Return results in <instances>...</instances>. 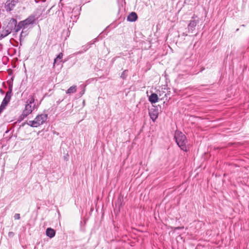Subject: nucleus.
<instances>
[{
    "label": "nucleus",
    "mask_w": 249,
    "mask_h": 249,
    "mask_svg": "<svg viewBox=\"0 0 249 249\" xmlns=\"http://www.w3.org/2000/svg\"><path fill=\"white\" fill-rule=\"evenodd\" d=\"M35 102V97L34 95H30L26 101L25 108L22 114L19 117V120H23L25 117L30 114L36 107Z\"/></svg>",
    "instance_id": "f257e3e1"
},
{
    "label": "nucleus",
    "mask_w": 249,
    "mask_h": 249,
    "mask_svg": "<svg viewBox=\"0 0 249 249\" xmlns=\"http://www.w3.org/2000/svg\"><path fill=\"white\" fill-rule=\"evenodd\" d=\"M174 138L178 147L182 150L187 152L188 148L187 145V140L185 135L180 131H176L175 133Z\"/></svg>",
    "instance_id": "f03ea898"
},
{
    "label": "nucleus",
    "mask_w": 249,
    "mask_h": 249,
    "mask_svg": "<svg viewBox=\"0 0 249 249\" xmlns=\"http://www.w3.org/2000/svg\"><path fill=\"white\" fill-rule=\"evenodd\" d=\"M48 118L47 114H40L38 115L33 121H29L27 124L33 127H37L44 123Z\"/></svg>",
    "instance_id": "7ed1b4c3"
},
{
    "label": "nucleus",
    "mask_w": 249,
    "mask_h": 249,
    "mask_svg": "<svg viewBox=\"0 0 249 249\" xmlns=\"http://www.w3.org/2000/svg\"><path fill=\"white\" fill-rule=\"evenodd\" d=\"M34 17H29L26 19L18 23L17 30H20L22 27H24V29H29L30 25L34 23Z\"/></svg>",
    "instance_id": "20e7f679"
},
{
    "label": "nucleus",
    "mask_w": 249,
    "mask_h": 249,
    "mask_svg": "<svg viewBox=\"0 0 249 249\" xmlns=\"http://www.w3.org/2000/svg\"><path fill=\"white\" fill-rule=\"evenodd\" d=\"M18 24V23H17V19L12 18L9 20L7 25L5 26L4 28L9 33H11L12 32H13L14 35L15 34H17L19 31L17 30Z\"/></svg>",
    "instance_id": "39448f33"
},
{
    "label": "nucleus",
    "mask_w": 249,
    "mask_h": 249,
    "mask_svg": "<svg viewBox=\"0 0 249 249\" xmlns=\"http://www.w3.org/2000/svg\"><path fill=\"white\" fill-rule=\"evenodd\" d=\"M197 17L194 15L192 17V19L189 23L188 25V33H193V31L195 30L196 25L199 23L198 19H195V18Z\"/></svg>",
    "instance_id": "423d86ee"
},
{
    "label": "nucleus",
    "mask_w": 249,
    "mask_h": 249,
    "mask_svg": "<svg viewBox=\"0 0 249 249\" xmlns=\"http://www.w3.org/2000/svg\"><path fill=\"white\" fill-rule=\"evenodd\" d=\"M18 0H7L6 2L5 8L7 11H11L14 8Z\"/></svg>",
    "instance_id": "0eeeda50"
},
{
    "label": "nucleus",
    "mask_w": 249,
    "mask_h": 249,
    "mask_svg": "<svg viewBox=\"0 0 249 249\" xmlns=\"http://www.w3.org/2000/svg\"><path fill=\"white\" fill-rule=\"evenodd\" d=\"M158 114V109L156 108H152L149 110V116L153 122L157 119Z\"/></svg>",
    "instance_id": "6e6552de"
},
{
    "label": "nucleus",
    "mask_w": 249,
    "mask_h": 249,
    "mask_svg": "<svg viewBox=\"0 0 249 249\" xmlns=\"http://www.w3.org/2000/svg\"><path fill=\"white\" fill-rule=\"evenodd\" d=\"M138 19V16L137 14L132 12L130 13L127 17V20L130 22H134L137 20Z\"/></svg>",
    "instance_id": "1a4fd4ad"
},
{
    "label": "nucleus",
    "mask_w": 249,
    "mask_h": 249,
    "mask_svg": "<svg viewBox=\"0 0 249 249\" xmlns=\"http://www.w3.org/2000/svg\"><path fill=\"white\" fill-rule=\"evenodd\" d=\"M21 29L22 31L19 36V41L22 42L24 38L28 35V30L29 29H24V27H22Z\"/></svg>",
    "instance_id": "9d476101"
},
{
    "label": "nucleus",
    "mask_w": 249,
    "mask_h": 249,
    "mask_svg": "<svg viewBox=\"0 0 249 249\" xmlns=\"http://www.w3.org/2000/svg\"><path fill=\"white\" fill-rule=\"evenodd\" d=\"M11 96L5 94L4 98H3L0 106H3V107L5 108L8 103L10 102L11 98Z\"/></svg>",
    "instance_id": "9b49d317"
},
{
    "label": "nucleus",
    "mask_w": 249,
    "mask_h": 249,
    "mask_svg": "<svg viewBox=\"0 0 249 249\" xmlns=\"http://www.w3.org/2000/svg\"><path fill=\"white\" fill-rule=\"evenodd\" d=\"M158 96L156 93H153L149 97V101L152 104H154L158 101Z\"/></svg>",
    "instance_id": "f8f14e48"
},
{
    "label": "nucleus",
    "mask_w": 249,
    "mask_h": 249,
    "mask_svg": "<svg viewBox=\"0 0 249 249\" xmlns=\"http://www.w3.org/2000/svg\"><path fill=\"white\" fill-rule=\"evenodd\" d=\"M46 235L50 238H53L55 236V231L51 228H48L46 231Z\"/></svg>",
    "instance_id": "ddd939ff"
},
{
    "label": "nucleus",
    "mask_w": 249,
    "mask_h": 249,
    "mask_svg": "<svg viewBox=\"0 0 249 249\" xmlns=\"http://www.w3.org/2000/svg\"><path fill=\"white\" fill-rule=\"evenodd\" d=\"M10 34L7 30L4 28V26L3 27L1 30L0 31V39H2L4 37L7 36Z\"/></svg>",
    "instance_id": "4468645a"
},
{
    "label": "nucleus",
    "mask_w": 249,
    "mask_h": 249,
    "mask_svg": "<svg viewBox=\"0 0 249 249\" xmlns=\"http://www.w3.org/2000/svg\"><path fill=\"white\" fill-rule=\"evenodd\" d=\"M63 56V54L62 53H60L57 55L56 57L54 59L53 67L55 64H59V63L61 61Z\"/></svg>",
    "instance_id": "2eb2a0df"
},
{
    "label": "nucleus",
    "mask_w": 249,
    "mask_h": 249,
    "mask_svg": "<svg viewBox=\"0 0 249 249\" xmlns=\"http://www.w3.org/2000/svg\"><path fill=\"white\" fill-rule=\"evenodd\" d=\"M96 41V38H95L92 41L88 43L86 45L82 46V50L84 51V52H86L90 47V45L91 44H93Z\"/></svg>",
    "instance_id": "dca6fc26"
},
{
    "label": "nucleus",
    "mask_w": 249,
    "mask_h": 249,
    "mask_svg": "<svg viewBox=\"0 0 249 249\" xmlns=\"http://www.w3.org/2000/svg\"><path fill=\"white\" fill-rule=\"evenodd\" d=\"M77 87L75 85H73L70 87L66 91V93L68 94L74 93L76 91Z\"/></svg>",
    "instance_id": "f3484780"
},
{
    "label": "nucleus",
    "mask_w": 249,
    "mask_h": 249,
    "mask_svg": "<svg viewBox=\"0 0 249 249\" xmlns=\"http://www.w3.org/2000/svg\"><path fill=\"white\" fill-rule=\"evenodd\" d=\"M86 85L84 84H82L80 86L79 88L81 89V91L79 93V95L80 97H81L85 93L86 90Z\"/></svg>",
    "instance_id": "a211bd4d"
},
{
    "label": "nucleus",
    "mask_w": 249,
    "mask_h": 249,
    "mask_svg": "<svg viewBox=\"0 0 249 249\" xmlns=\"http://www.w3.org/2000/svg\"><path fill=\"white\" fill-rule=\"evenodd\" d=\"M127 72H128V70H125L124 71H123V72L122 73V74H121V75L120 76V77L121 78H122L123 79H126V78L127 76Z\"/></svg>",
    "instance_id": "6ab92c4d"
},
{
    "label": "nucleus",
    "mask_w": 249,
    "mask_h": 249,
    "mask_svg": "<svg viewBox=\"0 0 249 249\" xmlns=\"http://www.w3.org/2000/svg\"><path fill=\"white\" fill-rule=\"evenodd\" d=\"M12 90H13V88L12 87V85H9V88H8V90L6 92V94L12 96Z\"/></svg>",
    "instance_id": "aec40b11"
},
{
    "label": "nucleus",
    "mask_w": 249,
    "mask_h": 249,
    "mask_svg": "<svg viewBox=\"0 0 249 249\" xmlns=\"http://www.w3.org/2000/svg\"><path fill=\"white\" fill-rule=\"evenodd\" d=\"M14 218L15 219H17V220H18L20 219V214L19 213H16L15 215H14Z\"/></svg>",
    "instance_id": "412c9836"
},
{
    "label": "nucleus",
    "mask_w": 249,
    "mask_h": 249,
    "mask_svg": "<svg viewBox=\"0 0 249 249\" xmlns=\"http://www.w3.org/2000/svg\"><path fill=\"white\" fill-rule=\"evenodd\" d=\"M84 53V51L82 50L81 51L76 52V53H74V54L75 55H77V54H79L83 53Z\"/></svg>",
    "instance_id": "4be33fe9"
},
{
    "label": "nucleus",
    "mask_w": 249,
    "mask_h": 249,
    "mask_svg": "<svg viewBox=\"0 0 249 249\" xmlns=\"http://www.w3.org/2000/svg\"><path fill=\"white\" fill-rule=\"evenodd\" d=\"M0 93L3 95L5 93V92L1 89H0Z\"/></svg>",
    "instance_id": "5701e85b"
},
{
    "label": "nucleus",
    "mask_w": 249,
    "mask_h": 249,
    "mask_svg": "<svg viewBox=\"0 0 249 249\" xmlns=\"http://www.w3.org/2000/svg\"><path fill=\"white\" fill-rule=\"evenodd\" d=\"M7 83L8 84L9 86V85H12V87H13V83H12V82L8 81L7 82Z\"/></svg>",
    "instance_id": "b1692460"
},
{
    "label": "nucleus",
    "mask_w": 249,
    "mask_h": 249,
    "mask_svg": "<svg viewBox=\"0 0 249 249\" xmlns=\"http://www.w3.org/2000/svg\"><path fill=\"white\" fill-rule=\"evenodd\" d=\"M8 234L9 236H11L14 235V233L13 232H9Z\"/></svg>",
    "instance_id": "393cba45"
},
{
    "label": "nucleus",
    "mask_w": 249,
    "mask_h": 249,
    "mask_svg": "<svg viewBox=\"0 0 249 249\" xmlns=\"http://www.w3.org/2000/svg\"><path fill=\"white\" fill-rule=\"evenodd\" d=\"M22 42H20V45L21 46L22 45V43H21Z\"/></svg>",
    "instance_id": "a878e982"
},
{
    "label": "nucleus",
    "mask_w": 249,
    "mask_h": 249,
    "mask_svg": "<svg viewBox=\"0 0 249 249\" xmlns=\"http://www.w3.org/2000/svg\"><path fill=\"white\" fill-rule=\"evenodd\" d=\"M8 130H7V131L5 132V133H8Z\"/></svg>",
    "instance_id": "bb28decb"
}]
</instances>
